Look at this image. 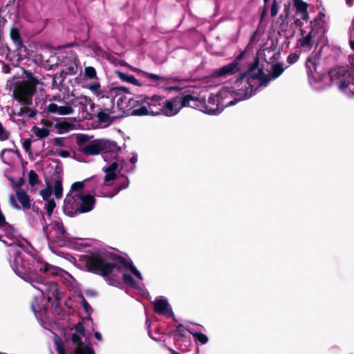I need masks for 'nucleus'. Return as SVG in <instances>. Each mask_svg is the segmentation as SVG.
Listing matches in <instances>:
<instances>
[{"label":"nucleus","mask_w":354,"mask_h":354,"mask_svg":"<svg viewBox=\"0 0 354 354\" xmlns=\"http://www.w3.org/2000/svg\"><path fill=\"white\" fill-rule=\"evenodd\" d=\"M9 203L10 205L16 209H20L21 207L17 203L15 196L14 195H10L9 197Z\"/></svg>","instance_id":"obj_45"},{"label":"nucleus","mask_w":354,"mask_h":354,"mask_svg":"<svg viewBox=\"0 0 354 354\" xmlns=\"http://www.w3.org/2000/svg\"><path fill=\"white\" fill-rule=\"evenodd\" d=\"M75 124L68 121H61L55 127L59 133H65L75 129Z\"/></svg>","instance_id":"obj_30"},{"label":"nucleus","mask_w":354,"mask_h":354,"mask_svg":"<svg viewBox=\"0 0 354 354\" xmlns=\"http://www.w3.org/2000/svg\"><path fill=\"white\" fill-rule=\"evenodd\" d=\"M28 182H29V184L33 187L35 186V185H37L39 182V177H38V175L37 174V173L33 171V170H30L29 172H28Z\"/></svg>","instance_id":"obj_39"},{"label":"nucleus","mask_w":354,"mask_h":354,"mask_svg":"<svg viewBox=\"0 0 354 354\" xmlns=\"http://www.w3.org/2000/svg\"><path fill=\"white\" fill-rule=\"evenodd\" d=\"M26 254H21V260L18 257H15L13 259H10V263L12 269L17 275L24 281L30 283L31 285L35 284V279L37 277H42L37 274V272L54 276V272L52 268H57L55 266L43 261L39 257H33L32 256L25 257Z\"/></svg>","instance_id":"obj_4"},{"label":"nucleus","mask_w":354,"mask_h":354,"mask_svg":"<svg viewBox=\"0 0 354 354\" xmlns=\"http://www.w3.org/2000/svg\"><path fill=\"white\" fill-rule=\"evenodd\" d=\"M169 351H170V354H181L177 351H176L175 350L172 349V348H170L169 349Z\"/></svg>","instance_id":"obj_57"},{"label":"nucleus","mask_w":354,"mask_h":354,"mask_svg":"<svg viewBox=\"0 0 354 354\" xmlns=\"http://www.w3.org/2000/svg\"><path fill=\"white\" fill-rule=\"evenodd\" d=\"M94 336L95 337L99 340V341H101L102 340V335L101 334L99 333V332H95L94 333Z\"/></svg>","instance_id":"obj_55"},{"label":"nucleus","mask_w":354,"mask_h":354,"mask_svg":"<svg viewBox=\"0 0 354 354\" xmlns=\"http://www.w3.org/2000/svg\"><path fill=\"white\" fill-rule=\"evenodd\" d=\"M54 144L57 146H64V140L62 138H56L54 140Z\"/></svg>","instance_id":"obj_52"},{"label":"nucleus","mask_w":354,"mask_h":354,"mask_svg":"<svg viewBox=\"0 0 354 354\" xmlns=\"http://www.w3.org/2000/svg\"><path fill=\"white\" fill-rule=\"evenodd\" d=\"M349 46L353 51H354V40L353 39L352 31L350 32Z\"/></svg>","instance_id":"obj_53"},{"label":"nucleus","mask_w":354,"mask_h":354,"mask_svg":"<svg viewBox=\"0 0 354 354\" xmlns=\"http://www.w3.org/2000/svg\"><path fill=\"white\" fill-rule=\"evenodd\" d=\"M82 87L89 90L96 97L102 95V88L96 70L92 66H86L80 77L77 78Z\"/></svg>","instance_id":"obj_13"},{"label":"nucleus","mask_w":354,"mask_h":354,"mask_svg":"<svg viewBox=\"0 0 354 354\" xmlns=\"http://www.w3.org/2000/svg\"><path fill=\"white\" fill-rule=\"evenodd\" d=\"M76 334L81 335L82 336L84 335V327L82 324L78 323L75 326Z\"/></svg>","instance_id":"obj_48"},{"label":"nucleus","mask_w":354,"mask_h":354,"mask_svg":"<svg viewBox=\"0 0 354 354\" xmlns=\"http://www.w3.org/2000/svg\"><path fill=\"white\" fill-rule=\"evenodd\" d=\"M54 192L55 197L57 199H60L62 197L63 194V187H62V182L59 179H56L53 182V185H50L48 183L46 188L41 189L39 192V194L42 197V198L46 201L44 204V207L46 209L47 214L48 216H50L54 208L56 205L53 199H50V196L52 195V192Z\"/></svg>","instance_id":"obj_14"},{"label":"nucleus","mask_w":354,"mask_h":354,"mask_svg":"<svg viewBox=\"0 0 354 354\" xmlns=\"http://www.w3.org/2000/svg\"><path fill=\"white\" fill-rule=\"evenodd\" d=\"M31 132L39 139L45 138L50 134L49 130L44 127L34 126L31 129Z\"/></svg>","instance_id":"obj_32"},{"label":"nucleus","mask_w":354,"mask_h":354,"mask_svg":"<svg viewBox=\"0 0 354 354\" xmlns=\"http://www.w3.org/2000/svg\"><path fill=\"white\" fill-rule=\"evenodd\" d=\"M248 77L247 71L241 74L233 84L227 83L221 87L216 96L223 109L248 99L255 93L256 90L248 84Z\"/></svg>","instance_id":"obj_6"},{"label":"nucleus","mask_w":354,"mask_h":354,"mask_svg":"<svg viewBox=\"0 0 354 354\" xmlns=\"http://www.w3.org/2000/svg\"><path fill=\"white\" fill-rule=\"evenodd\" d=\"M156 314L167 319L171 318L176 321L172 307L167 299L163 296L156 297Z\"/></svg>","instance_id":"obj_23"},{"label":"nucleus","mask_w":354,"mask_h":354,"mask_svg":"<svg viewBox=\"0 0 354 354\" xmlns=\"http://www.w3.org/2000/svg\"><path fill=\"white\" fill-rule=\"evenodd\" d=\"M322 49L313 53L306 62L308 81L312 88L322 91L333 84L346 95H354V66H338L330 69L328 74L322 73L318 68Z\"/></svg>","instance_id":"obj_3"},{"label":"nucleus","mask_w":354,"mask_h":354,"mask_svg":"<svg viewBox=\"0 0 354 354\" xmlns=\"http://www.w3.org/2000/svg\"><path fill=\"white\" fill-rule=\"evenodd\" d=\"M10 35L16 48L17 49L21 48L23 46V41L21 38L19 30L16 28H12L10 29Z\"/></svg>","instance_id":"obj_31"},{"label":"nucleus","mask_w":354,"mask_h":354,"mask_svg":"<svg viewBox=\"0 0 354 354\" xmlns=\"http://www.w3.org/2000/svg\"><path fill=\"white\" fill-rule=\"evenodd\" d=\"M104 108L101 109L100 111L97 112V118L100 122H109L110 120V114L113 109V103H109L106 101L103 102Z\"/></svg>","instance_id":"obj_26"},{"label":"nucleus","mask_w":354,"mask_h":354,"mask_svg":"<svg viewBox=\"0 0 354 354\" xmlns=\"http://www.w3.org/2000/svg\"><path fill=\"white\" fill-rule=\"evenodd\" d=\"M279 10V6L276 2V0H274L272 4L271 10H270V15L272 17H275Z\"/></svg>","instance_id":"obj_47"},{"label":"nucleus","mask_w":354,"mask_h":354,"mask_svg":"<svg viewBox=\"0 0 354 354\" xmlns=\"http://www.w3.org/2000/svg\"><path fill=\"white\" fill-rule=\"evenodd\" d=\"M81 304L82 306L84 307V309L86 314L90 315L91 313L92 309L91 307L89 306L86 300L84 297L82 296L81 297Z\"/></svg>","instance_id":"obj_43"},{"label":"nucleus","mask_w":354,"mask_h":354,"mask_svg":"<svg viewBox=\"0 0 354 354\" xmlns=\"http://www.w3.org/2000/svg\"><path fill=\"white\" fill-rule=\"evenodd\" d=\"M87 180L86 179L72 184L64 199L63 211L66 215L72 217L78 214L88 212L94 208L95 203L94 196L82 192L84 187V183Z\"/></svg>","instance_id":"obj_5"},{"label":"nucleus","mask_w":354,"mask_h":354,"mask_svg":"<svg viewBox=\"0 0 354 354\" xmlns=\"http://www.w3.org/2000/svg\"><path fill=\"white\" fill-rule=\"evenodd\" d=\"M17 115L21 117L34 118L36 115V112L26 106H24L19 109Z\"/></svg>","instance_id":"obj_35"},{"label":"nucleus","mask_w":354,"mask_h":354,"mask_svg":"<svg viewBox=\"0 0 354 354\" xmlns=\"http://www.w3.org/2000/svg\"><path fill=\"white\" fill-rule=\"evenodd\" d=\"M154 100L153 95L150 98L142 95L137 96L135 102L138 103V106H133L134 109L132 113L136 115H145L153 113V107L155 106Z\"/></svg>","instance_id":"obj_20"},{"label":"nucleus","mask_w":354,"mask_h":354,"mask_svg":"<svg viewBox=\"0 0 354 354\" xmlns=\"http://www.w3.org/2000/svg\"><path fill=\"white\" fill-rule=\"evenodd\" d=\"M57 154L62 158H67L70 156V153L66 150H61L57 152Z\"/></svg>","instance_id":"obj_51"},{"label":"nucleus","mask_w":354,"mask_h":354,"mask_svg":"<svg viewBox=\"0 0 354 354\" xmlns=\"http://www.w3.org/2000/svg\"><path fill=\"white\" fill-rule=\"evenodd\" d=\"M16 197L18 201L21 205L22 207L25 209H29L31 207V203L30 197L27 192L21 188L16 189Z\"/></svg>","instance_id":"obj_27"},{"label":"nucleus","mask_w":354,"mask_h":354,"mask_svg":"<svg viewBox=\"0 0 354 354\" xmlns=\"http://www.w3.org/2000/svg\"><path fill=\"white\" fill-rule=\"evenodd\" d=\"M156 87H158V88H161V89H163V90H167V91H174V90H179L180 89L179 87L176 86H167V87L161 86L160 85V84H159L160 78L156 75Z\"/></svg>","instance_id":"obj_44"},{"label":"nucleus","mask_w":354,"mask_h":354,"mask_svg":"<svg viewBox=\"0 0 354 354\" xmlns=\"http://www.w3.org/2000/svg\"><path fill=\"white\" fill-rule=\"evenodd\" d=\"M82 335L73 333L71 341L75 346L73 352L75 354H94L93 348L89 346H83L82 342Z\"/></svg>","instance_id":"obj_25"},{"label":"nucleus","mask_w":354,"mask_h":354,"mask_svg":"<svg viewBox=\"0 0 354 354\" xmlns=\"http://www.w3.org/2000/svg\"><path fill=\"white\" fill-rule=\"evenodd\" d=\"M187 332L190 333L192 331L182 324H178L176 326V333L177 335L184 337H185Z\"/></svg>","instance_id":"obj_40"},{"label":"nucleus","mask_w":354,"mask_h":354,"mask_svg":"<svg viewBox=\"0 0 354 354\" xmlns=\"http://www.w3.org/2000/svg\"><path fill=\"white\" fill-rule=\"evenodd\" d=\"M131 70L134 71V72H142L141 71H140L139 69L136 68H134V67H131Z\"/></svg>","instance_id":"obj_58"},{"label":"nucleus","mask_w":354,"mask_h":354,"mask_svg":"<svg viewBox=\"0 0 354 354\" xmlns=\"http://www.w3.org/2000/svg\"><path fill=\"white\" fill-rule=\"evenodd\" d=\"M320 18H316L313 22H311L312 29L308 34L299 40L301 50L304 52H308L313 47V38L315 37V29L317 25H319Z\"/></svg>","instance_id":"obj_24"},{"label":"nucleus","mask_w":354,"mask_h":354,"mask_svg":"<svg viewBox=\"0 0 354 354\" xmlns=\"http://www.w3.org/2000/svg\"><path fill=\"white\" fill-rule=\"evenodd\" d=\"M189 101V94H185L181 97H176L171 100H166L162 104H158L160 106L158 109L160 112L156 111V115L162 114L166 116L175 115L183 107H189V105H186Z\"/></svg>","instance_id":"obj_15"},{"label":"nucleus","mask_w":354,"mask_h":354,"mask_svg":"<svg viewBox=\"0 0 354 354\" xmlns=\"http://www.w3.org/2000/svg\"><path fill=\"white\" fill-rule=\"evenodd\" d=\"M298 59V56L296 54L290 55L288 57V62L290 64L296 62Z\"/></svg>","instance_id":"obj_49"},{"label":"nucleus","mask_w":354,"mask_h":354,"mask_svg":"<svg viewBox=\"0 0 354 354\" xmlns=\"http://www.w3.org/2000/svg\"><path fill=\"white\" fill-rule=\"evenodd\" d=\"M259 59L256 58L248 69V84L257 90L259 86H266L270 80L278 77L284 71L282 64H276L272 66V75L269 77L259 68Z\"/></svg>","instance_id":"obj_7"},{"label":"nucleus","mask_w":354,"mask_h":354,"mask_svg":"<svg viewBox=\"0 0 354 354\" xmlns=\"http://www.w3.org/2000/svg\"><path fill=\"white\" fill-rule=\"evenodd\" d=\"M117 77L122 80V82H125L127 83L132 84L133 85L136 86H142L146 84L145 83H141L137 79L135 78L134 76L131 75H129L127 73H123L120 71H115Z\"/></svg>","instance_id":"obj_29"},{"label":"nucleus","mask_w":354,"mask_h":354,"mask_svg":"<svg viewBox=\"0 0 354 354\" xmlns=\"http://www.w3.org/2000/svg\"><path fill=\"white\" fill-rule=\"evenodd\" d=\"M10 133L0 122V141H4L8 139Z\"/></svg>","instance_id":"obj_41"},{"label":"nucleus","mask_w":354,"mask_h":354,"mask_svg":"<svg viewBox=\"0 0 354 354\" xmlns=\"http://www.w3.org/2000/svg\"><path fill=\"white\" fill-rule=\"evenodd\" d=\"M81 151L86 155H97L102 152V158L107 163L103 167L105 176L102 180L97 181L93 188L97 196L112 198L120 192L117 185L116 177L118 171V158L120 147L114 141L106 139H95L80 147Z\"/></svg>","instance_id":"obj_1"},{"label":"nucleus","mask_w":354,"mask_h":354,"mask_svg":"<svg viewBox=\"0 0 354 354\" xmlns=\"http://www.w3.org/2000/svg\"><path fill=\"white\" fill-rule=\"evenodd\" d=\"M31 308L36 317H37V314L42 313L43 307L37 301L32 303Z\"/></svg>","instance_id":"obj_42"},{"label":"nucleus","mask_w":354,"mask_h":354,"mask_svg":"<svg viewBox=\"0 0 354 354\" xmlns=\"http://www.w3.org/2000/svg\"><path fill=\"white\" fill-rule=\"evenodd\" d=\"M50 247L64 246L69 237L60 219L54 220L50 225L44 227Z\"/></svg>","instance_id":"obj_10"},{"label":"nucleus","mask_w":354,"mask_h":354,"mask_svg":"<svg viewBox=\"0 0 354 354\" xmlns=\"http://www.w3.org/2000/svg\"><path fill=\"white\" fill-rule=\"evenodd\" d=\"M196 340L198 341L201 344H205L208 342V337L206 335L198 332H190Z\"/></svg>","instance_id":"obj_38"},{"label":"nucleus","mask_w":354,"mask_h":354,"mask_svg":"<svg viewBox=\"0 0 354 354\" xmlns=\"http://www.w3.org/2000/svg\"><path fill=\"white\" fill-rule=\"evenodd\" d=\"M32 287L41 292L42 296L46 297L48 301H57L62 298V293L57 283L51 281L45 282L43 277H37Z\"/></svg>","instance_id":"obj_16"},{"label":"nucleus","mask_w":354,"mask_h":354,"mask_svg":"<svg viewBox=\"0 0 354 354\" xmlns=\"http://www.w3.org/2000/svg\"><path fill=\"white\" fill-rule=\"evenodd\" d=\"M6 152H10V151H9V150H7V149H3V150H2V151H1V157H2V158H3V154H4Z\"/></svg>","instance_id":"obj_59"},{"label":"nucleus","mask_w":354,"mask_h":354,"mask_svg":"<svg viewBox=\"0 0 354 354\" xmlns=\"http://www.w3.org/2000/svg\"><path fill=\"white\" fill-rule=\"evenodd\" d=\"M64 68L62 70L65 75H75L77 73L80 62L77 55L72 52H68L64 58Z\"/></svg>","instance_id":"obj_21"},{"label":"nucleus","mask_w":354,"mask_h":354,"mask_svg":"<svg viewBox=\"0 0 354 354\" xmlns=\"http://www.w3.org/2000/svg\"><path fill=\"white\" fill-rule=\"evenodd\" d=\"M294 6L297 13L308 12L307 8L308 4L303 0H294Z\"/></svg>","instance_id":"obj_34"},{"label":"nucleus","mask_w":354,"mask_h":354,"mask_svg":"<svg viewBox=\"0 0 354 354\" xmlns=\"http://www.w3.org/2000/svg\"><path fill=\"white\" fill-rule=\"evenodd\" d=\"M142 73L144 77H149L151 80H152L153 81L155 80V75L154 74H148V73H145V72H142Z\"/></svg>","instance_id":"obj_54"},{"label":"nucleus","mask_w":354,"mask_h":354,"mask_svg":"<svg viewBox=\"0 0 354 354\" xmlns=\"http://www.w3.org/2000/svg\"><path fill=\"white\" fill-rule=\"evenodd\" d=\"M129 160L124 159V156L122 151L120 149V152L118 153V158L115 161L118 163V171L117 172L116 182L117 185L120 187V190L125 189L129 185V180L126 176L123 174H120L121 171H132L136 167L137 162V155L135 153H131V156L127 158Z\"/></svg>","instance_id":"obj_12"},{"label":"nucleus","mask_w":354,"mask_h":354,"mask_svg":"<svg viewBox=\"0 0 354 354\" xmlns=\"http://www.w3.org/2000/svg\"><path fill=\"white\" fill-rule=\"evenodd\" d=\"M53 101L54 102L47 106L48 112L59 115H71L74 113L70 99L65 100L60 97H54Z\"/></svg>","instance_id":"obj_19"},{"label":"nucleus","mask_w":354,"mask_h":354,"mask_svg":"<svg viewBox=\"0 0 354 354\" xmlns=\"http://www.w3.org/2000/svg\"><path fill=\"white\" fill-rule=\"evenodd\" d=\"M86 265L91 271L104 277L111 286L118 287L120 285L118 273L126 285L139 290L143 296L148 295L142 286V274L131 260L120 258L115 263H106L104 255L95 253L88 257Z\"/></svg>","instance_id":"obj_2"},{"label":"nucleus","mask_w":354,"mask_h":354,"mask_svg":"<svg viewBox=\"0 0 354 354\" xmlns=\"http://www.w3.org/2000/svg\"><path fill=\"white\" fill-rule=\"evenodd\" d=\"M37 81L32 78L29 82L21 84L15 91L14 95L21 104H30L32 102V95L35 92V86Z\"/></svg>","instance_id":"obj_17"},{"label":"nucleus","mask_w":354,"mask_h":354,"mask_svg":"<svg viewBox=\"0 0 354 354\" xmlns=\"http://www.w3.org/2000/svg\"><path fill=\"white\" fill-rule=\"evenodd\" d=\"M186 105L198 109L209 115H218L223 110L218 98L214 94H210L207 99H199L189 94V101Z\"/></svg>","instance_id":"obj_11"},{"label":"nucleus","mask_w":354,"mask_h":354,"mask_svg":"<svg viewBox=\"0 0 354 354\" xmlns=\"http://www.w3.org/2000/svg\"><path fill=\"white\" fill-rule=\"evenodd\" d=\"M73 109L77 108L82 118L88 119L92 115L94 109V103L89 97L80 95L70 98Z\"/></svg>","instance_id":"obj_18"},{"label":"nucleus","mask_w":354,"mask_h":354,"mask_svg":"<svg viewBox=\"0 0 354 354\" xmlns=\"http://www.w3.org/2000/svg\"><path fill=\"white\" fill-rule=\"evenodd\" d=\"M30 145H31V142L28 140H25L23 142V147L25 149L26 151H30Z\"/></svg>","instance_id":"obj_50"},{"label":"nucleus","mask_w":354,"mask_h":354,"mask_svg":"<svg viewBox=\"0 0 354 354\" xmlns=\"http://www.w3.org/2000/svg\"><path fill=\"white\" fill-rule=\"evenodd\" d=\"M51 271L54 272L55 277H60L67 285L73 286L75 283L74 277L71 274L59 267L52 268Z\"/></svg>","instance_id":"obj_28"},{"label":"nucleus","mask_w":354,"mask_h":354,"mask_svg":"<svg viewBox=\"0 0 354 354\" xmlns=\"http://www.w3.org/2000/svg\"><path fill=\"white\" fill-rule=\"evenodd\" d=\"M242 56L243 54L239 55L232 62L215 70L213 73L214 75L216 77H227L238 73L241 70L239 61Z\"/></svg>","instance_id":"obj_22"},{"label":"nucleus","mask_w":354,"mask_h":354,"mask_svg":"<svg viewBox=\"0 0 354 354\" xmlns=\"http://www.w3.org/2000/svg\"><path fill=\"white\" fill-rule=\"evenodd\" d=\"M354 0H346V3L348 6H352L353 4Z\"/></svg>","instance_id":"obj_56"},{"label":"nucleus","mask_w":354,"mask_h":354,"mask_svg":"<svg viewBox=\"0 0 354 354\" xmlns=\"http://www.w3.org/2000/svg\"><path fill=\"white\" fill-rule=\"evenodd\" d=\"M53 340L55 345V349L58 354H66L64 347L62 345V340L59 336L54 335Z\"/></svg>","instance_id":"obj_37"},{"label":"nucleus","mask_w":354,"mask_h":354,"mask_svg":"<svg viewBox=\"0 0 354 354\" xmlns=\"http://www.w3.org/2000/svg\"><path fill=\"white\" fill-rule=\"evenodd\" d=\"M0 241L6 246L10 247L8 250L9 260L18 257L22 259L21 254L24 252L23 242L18 232L8 223L4 221L0 224Z\"/></svg>","instance_id":"obj_8"},{"label":"nucleus","mask_w":354,"mask_h":354,"mask_svg":"<svg viewBox=\"0 0 354 354\" xmlns=\"http://www.w3.org/2000/svg\"><path fill=\"white\" fill-rule=\"evenodd\" d=\"M309 19L308 12H295L294 17V24L299 27L302 26Z\"/></svg>","instance_id":"obj_33"},{"label":"nucleus","mask_w":354,"mask_h":354,"mask_svg":"<svg viewBox=\"0 0 354 354\" xmlns=\"http://www.w3.org/2000/svg\"><path fill=\"white\" fill-rule=\"evenodd\" d=\"M269 0H263L264 3H267L268 2Z\"/></svg>","instance_id":"obj_60"},{"label":"nucleus","mask_w":354,"mask_h":354,"mask_svg":"<svg viewBox=\"0 0 354 354\" xmlns=\"http://www.w3.org/2000/svg\"><path fill=\"white\" fill-rule=\"evenodd\" d=\"M101 92L102 95L97 97L109 103L112 102L113 107L115 103L119 109H124L133 100L129 96V89L124 86H107L103 88Z\"/></svg>","instance_id":"obj_9"},{"label":"nucleus","mask_w":354,"mask_h":354,"mask_svg":"<svg viewBox=\"0 0 354 354\" xmlns=\"http://www.w3.org/2000/svg\"><path fill=\"white\" fill-rule=\"evenodd\" d=\"M146 315H147V319H146L145 324L148 328V335L150 338H151L152 339H155V338L153 336L152 331L151 329V324L152 321H151L149 319L147 313H146Z\"/></svg>","instance_id":"obj_46"},{"label":"nucleus","mask_w":354,"mask_h":354,"mask_svg":"<svg viewBox=\"0 0 354 354\" xmlns=\"http://www.w3.org/2000/svg\"><path fill=\"white\" fill-rule=\"evenodd\" d=\"M64 77L65 74L62 71L59 73H56L53 79V87L58 88L64 82Z\"/></svg>","instance_id":"obj_36"}]
</instances>
